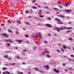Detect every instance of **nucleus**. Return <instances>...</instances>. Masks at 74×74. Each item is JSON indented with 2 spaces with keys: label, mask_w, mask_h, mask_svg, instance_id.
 <instances>
[{
  "label": "nucleus",
  "mask_w": 74,
  "mask_h": 74,
  "mask_svg": "<svg viewBox=\"0 0 74 74\" xmlns=\"http://www.w3.org/2000/svg\"><path fill=\"white\" fill-rule=\"evenodd\" d=\"M30 11L31 12H33V10H32V9H30Z\"/></svg>",
  "instance_id": "46"
},
{
  "label": "nucleus",
  "mask_w": 74,
  "mask_h": 74,
  "mask_svg": "<svg viewBox=\"0 0 74 74\" xmlns=\"http://www.w3.org/2000/svg\"><path fill=\"white\" fill-rule=\"evenodd\" d=\"M17 73L18 74H23V73L22 72H20L19 71H18Z\"/></svg>",
  "instance_id": "14"
},
{
  "label": "nucleus",
  "mask_w": 74,
  "mask_h": 74,
  "mask_svg": "<svg viewBox=\"0 0 74 74\" xmlns=\"http://www.w3.org/2000/svg\"><path fill=\"white\" fill-rule=\"evenodd\" d=\"M69 70H71L73 69V68H69Z\"/></svg>",
  "instance_id": "37"
},
{
  "label": "nucleus",
  "mask_w": 74,
  "mask_h": 74,
  "mask_svg": "<svg viewBox=\"0 0 74 74\" xmlns=\"http://www.w3.org/2000/svg\"><path fill=\"white\" fill-rule=\"evenodd\" d=\"M2 36H5V37H8V35L5 34H3Z\"/></svg>",
  "instance_id": "9"
},
{
  "label": "nucleus",
  "mask_w": 74,
  "mask_h": 74,
  "mask_svg": "<svg viewBox=\"0 0 74 74\" xmlns=\"http://www.w3.org/2000/svg\"><path fill=\"white\" fill-rule=\"evenodd\" d=\"M32 8L34 9H37V8L36 7H32Z\"/></svg>",
  "instance_id": "24"
},
{
  "label": "nucleus",
  "mask_w": 74,
  "mask_h": 74,
  "mask_svg": "<svg viewBox=\"0 0 74 74\" xmlns=\"http://www.w3.org/2000/svg\"><path fill=\"white\" fill-rule=\"evenodd\" d=\"M58 4H60V2H58Z\"/></svg>",
  "instance_id": "62"
},
{
  "label": "nucleus",
  "mask_w": 74,
  "mask_h": 74,
  "mask_svg": "<svg viewBox=\"0 0 74 74\" xmlns=\"http://www.w3.org/2000/svg\"><path fill=\"white\" fill-rule=\"evenodd\" d=\"M38 70V68H36V71H37V70Z\"/></svg>",
  "instance_id": "50"
},
{
  "label": "nucleus",
  "mask_w": 74,
  "mask_h": 74,
  "mask_svg": "<svg viewBox=\"0 0 74 74\" xmlns=\"http://www.w3.org/2000/svg\"><path fill=\"white\" fill-rule=\"evenodd\" d=\"M55 19L56 21H58V23L59 24H60V25H62L63 24L62 22H61V21H60L59 19L58 18H56Z\"/></svg>",
  "instance_id": "2"
},
{
  "label": "nucleus",
  "mask_w": 74,
  "mask_h": 74,
  "mask_svg": "<svg viewBox=\"0 0 74 74\" xmlns=\"http://www.w3.org/2000/svg\"><path fill=\"white\" fill-rule=\"evenodd\" d=\"M16 34H19V33L17 32H16Z\"/></svg>",
  "instance_id": "52"
},
{
  "label": "nucleus",
  "mask_w": 74,
  "mask_h": 74,
  "mask_svg": "<svg viewBox=\"0 0 74 74\" xmlns=\"http://www.w3.org/2000/svg\"><path fill=\"white\" fill-rule=\"evenodd\" d=\"M38 34L39 36H41V34H40V33H38Z\"/></svg>",
  "instance_id": "42"
},
{
  "label": "nucleus",
  "mask_w": 74,
  "mask_h": 74,
  "mask_svg": "<svg viewBox=\"0 0 74 74\" xmlns=\"http://www.w3.org/2000/svg\"><path fill=\"white\" fill-rule=\"evenodd\" d=\"M45 8H46V9H47V8H48V7H46Z\"/></svg>",
  "instance_id": "57"
},
{
  "label": "nucleus",
  "mask_w": 74,
  "mask_h": 74,
  "mask_svg": "<svg viewBox=\"0 0 74 74\" xmlns=\"http://www.w3.org/2000/svg\"><path fill=\"white\" fill-rule=\"evenodd\" d=\"M71 58H74V56L73 55H71Z\"/></svg>",
  "instance_id": "29"
},
{
  "label": "nucleus",
  "mask_w": 74,
  "mask_h": 74,
  "mask_svg": "<svg viewBox=\"0 0 74 74\" xmlns=\"http://www.w3.org/2000/svg\"><path fill=\"white\" fill-rule=\"evenodd\" d=\"M3 70H7V68L6 67L3 68Z\"/></svg>",
  "instance_id": "16"
},
{
  "label": "nucleus",
  "mask_w": 74,
  "mask_h": 74,
  "mask_svg": "<svg viewBox=\"0 0 74 74\" xmlns=\"http://www.w3.org/2000/svg\"><path fill=\"white\" fill-rule=\"evenodd\" d=\"M17 59H20V58H19V57L18 56L17 57Z\"/></svg>",
  "instance_id": "51"
},
{
  "label": "nucleus",
  "mask_w": 74,
  "mask_h": 74,
  "mask_svg": "<svg viewBox=\"0 0 74 74\" xmlns=\"http://www.w3.org/2000/svg\"><path fill=\"white\" fill-rule=\"evenodd\" d=\"M38 37H39V38H41V36H38Z\"/></svg>",
  "instance_id": "45"
},
{
  "label": "nucleus",
  "mask_w": 74,
  "mask_h": 74,
  "mask_svg": "<svg viewBox=\"0 0 74 74\" xmlns=\"http://www.w3.org/2000/svg\"><path fill=\"white\" fill-rule=\"evenodd\" d=\"M23 30H25V28H23Z\"/></svg>",
  "instance_id": "64"
},
{
  "label": "nucleus",
  "mask_w": 74,
  "mask_h": 74,
  "mask_svg": "<svg viewBox=\"0 0 74 74\" xmlns=\"http://www.w3.org/2000/svg\"><path fill=\"white\" fill-rule=\"evenodd\" d=\"M8 46H10V44L9 43H8Z\"/></svg>",
  "instance_id": "48"
},
{
  "label": "nucleus",
  "mask_w": 74,
  "mask_h": 74,
  "mask_svg": "<svg viewBox=\"0 0 74 74\" xmlns=\"http://www.w3.org/2000/svg\"><path fill=\"white\" fill-rule=\"evenodd\" d=\"M8 31L9 32V33H11V32H12V31H11V30L9 29L8 30Z\"/></svg>",
  "instance_id": "25"
},
{
  "label": "nucleus",
  "mask_w": 74,
  "mask_h": 74,
  "mask_svg": "<svg viewBox=\"0 0 74 74\" xmlns=\"http://www.w3.org/2000/svg\"><path fill=\"white\" fill-rule=\"evenodd\" d=\"M38 7H39V8H40V5H38Z\"/></svg>",
  "instance_id": "49"
},
{
  "label": "nucleus",
  "mask_w": 74,
  "mask_h": 74,
  "mask_svg": "<svg viewBox=\"0 0 74 74\" xmlns=\"http://www.w3.org/2000/svg\"><path fill=\"white\" fill-rule=\"evenodd\" d=\"M48 36H51V34H48Z\"/></svg>",
  "instance_id": "59"
},
{
  "label": "nucleus",
  "mask_w": 74,
  "mask_h": 74,
  "mask_svg": "<svg viewBox=\"0 0 74 74\" xmlns=\"http://www.w3.org/2000/svg\"><path fill=\"white\" fill-rule=\"evenodd\" d=\"M45 26L48 27H52V26L50 24H47L45 25Z\"/></svg>",
  "instance_id": "5"
},
{
  "label": "nucleus",
  "mask_w": 74,
  "mask_h": 74,
  "mask_svg": "<svg viewBox=\"0 0 74 74\" xmlns=\"http://www.w3.org/2000/svg\"><path fill=\"white\" fill-rule=\"evenodd\" d=\"M5 40V41H6V42H12V43L13 42H12V40Z\"/></svg>",
  "instance_id": "6"
},
{
  "label": "nucleus",
  "mask_w": 74,
  "mask_h": 74,
  "mask_svg": "<svg viewBox=\"0 0 74 74\" xmlns=\"http://www.w3.org/2000/svg\"><path fill=\"white\" fill-rule=\"evenodd\" d=\"M26 14H27L28 13H29V11H26Z\"/></svg>",
  "instance_id": "35"
},
{
  "label": "nucleus",
  "mask_w": 74,
  "mask_h": 74,
  "mask_svg": "<svg viewBox=\"0 0 74 74\" xmlns=\"http://www.w3.org/2000/svg\"><path fill=\"white\" fill-rule=\"evenodd\" d=\"M69 60L71 62V59H69Z\"/></svg>",
  "instance_id": "54"
},
{
  "label": "nucleus",
  "mask_w": 74,
  "mask_h": 74,
  "mask_svg": "<svg viewBox=\"0 0 74 74\" xmlns=\"http://www.w3.org/2000/svg\"><path fill=\"white\" fill-rule=\"evenodd\" d=\"M71 10H66V12H67V13H70V12H71Z\"/></svg>",
  "instance_id": "8"
},
{
  "label": "nucleus",
  "mask_w": 74,
  "mask_h": 74,
  "mask_svg": "<svg viewBox=\"0 0 74 74\" xmlns=\"http://www.w3.org/2000/svg\"><path fill=\"white\" fill-rule=\"evenodd\" d=\"M63 48H64V49H66V48H67V47H66L65 45H63Z\"/></svg>",
  "instance_id": "13"
},
{
  "label": "nucleus",
  "mask_w": 74,
  "mask_h": 74,
  "mask_svg": "<svg viewBox=\"0 0 74 74\" xmlns=\"http://www.w3.org/2000/svg\"><path fill=\"white\" fill-rule=\"evenodd\" d=\"M47 19L48 20H51V18L49 17L47 18Z\"/></svg>",
  "instance_id": "31"
},
{
  "label": "nucleus",
  "mask_w": 74,
  "mask_h": 74,
  "mask_svg": "<svg viewBox=\"0 0 74 74\" xmlns=\"http://www.w3.org/2000/svg\"><path fill=\"white\" fill-rule=\"evenodd\" d=\"M63 66H65V63H63L62 64Z\"/></svg>",
  "instance_id": "43"
},
{
  "label": "nucleus",
  "mask_w": 74,
  "mask_h": 74,
  "mask_svg": "<svg viewBox=\"0 0 74 74\" xmlns=\"http://www.w3.org/2000/svg\"><path fill=\"white\" fill-rule=\"evenodd\" d=\"M41 10H39V17L40 18H43L44 17V16H41Z\"/></svg>",
  "instance_id": "3"
},
{
  "label": "nucleus",
  "mask_w": 74,
  "mask_h": 74,
  "mask_svg": "<svg viewBox=\"0 0 74 74\" xmlns=\"http://www.w3.org/2000/svg\"><path fill=\"white\" fill-rule=\"evenodd\" d=\"M43 43H45V44H47V41H44L43 42Z\"/></svg>",
  "instance_id": "20"
},
{
  "label": "nucleus",
  "mask_w": 74,
  "mask_h": 74,
  "mask_svg": "<svg viewBox=\"0 0 74 74\" xmlns=\"http://www.w3.org/2000/svg\"><path fill=\"white\" fill-rule=\"evenodd\" d=\"M11 64L12 65H15L16 64L15 63H12V64Z\"/></svg>",
  "instance_id": "19"
},
{
  "label": "nucleus",
  "mask_w": 74,
  "mask_h": 74,
  "mask_svg": "<svg viewBox=\"0 0 74 74\" xmlns=\"http://www.w3.org/2000/svg\"><path fill=\"white\" fill-rule=\"evenodd\" d=\"M61 51H62V52H64V50H63V49L62 48H61Z\"/></svg>",
  "instance_id": "30"
},
{
  "label": "nucleus",
  "mask_w": 74,
  "mask_h": 74,
  "mask_svg": "<svg viewBox=\"0 0 74 74\" xmlns=\"http://www.w3.org/2000/svg\"><path fill=\"white\" fill-rule=\"evenodd\" d=\"M17 42H18V43H19V44H21V42H22L23 41L21 40H17Z\"/></svg>",
  "instance_id": "11"
},
{
  "label": "nucleus",
  "mask_w": 74,
  "mask_h": 74,
  "mask_svg": "<svg viewBox=\"0 0 74 74\" xmlns=\"http://www.w3.org/2000/svg\"><path fill=\"white\" fill-rule=\"evenodd\" d=\"M8 22L9 23H12V22H11V21L10 20H8Z\"/></svg>",
  "instance_id": "12"
},
{
  "label": "nucleus",
  "mask_w": 74,
  "mask_h": 74,
  "mask_svg": "<svg viewBox=\"0 0 74 74\" xmlns=\"http://www.w3.org/2000/svg\"><path fill=\"white\" fill-rule=\"evenodd\" d=\"M1 25L2 26H4V24H1Z\"/></svg>",
  "instance_id": "41"
},
{
  "label": "nucleus",
  "mask_w": 74,
  "mask_h": 74,
  "mask_svg": "<svg viewBox=\"0 0 74 74\" xmlns=\"http://www.w3.org/2000/svg\"><path fill=\"white\" fill-rule=\"evenodd\" d=\"M57 52H60V50H57Z\"/></svg>",
  "instance_id": "38"
},
{
  "label": "nucleus",
  "mask_w": 74,
  "mask_h": 74,
  "mask_svg": "<svg viewBox=\"0 0 74 74\" xmlns=\"http://www.w3.org/2000/svg\"><path fill=\"white\" fill-rule=\"evenodd\" d=\"M57 16L58 17H60V18H65V16L64 15H63L62 14H59L57 15Z\"/></svg>",
  "instance_id": "4"
},
{
  "label": "nucleus",
  "mask_w": 74,
  "mask_h": 74,
  "mask_svg": "<svg viewBox=\"0 0 74 74\" xmlns=\"http://www.w3.org/2000/svg\"><path fill=\"white\" fill-rule=\"evenodd\" d=\"M32 18V17L31 16H29V18Z\"/></svg>",
  "instance_id": "63"
},
{
  "label": "nucleus",
  "mask_w": 74,
  "mask_h": 74,
  "mask_svg": "<svg viewBox=\"0 0 74 74\" xmlns=\"http://www.w3.org/2000/svg\"><path fill=\"white\" fill-rule=\"evenodd\" d=\"M8 60H11V58H8Z\"/></svg>",
  "instance_id": "40"
},
{
  "label": "nucleus",
  "mask_w": 74,
  "mask_h": 74,
  "mask_svg": "<svg viewBox=\"0 0 74 74\" xmlns=\"http://www.w3.org/2000/svg\"><path fill=\"white\" fill-rule=\"evenodd\" d=\"M22 64H25V63H22Z\"/></svg>",
  "instance_id": "61"
},
{
  "label": "nucleus",
  "mask_w": 74,
  "mask_h": 74,
  "mask_svg": "<svg viewBox=\"0 0 74 74\" xmlns=\"http://www.w3.org/2000/svg\"><path fill=\"white\" fill-rule=\"evenodd\" d=\"M36 1L35 0H33V1H32V3H35V2Z\"/></svg>",
  "instance_id": "36"
},
{
  "label": "nucleus",
  "mask_w": 74,
  "mask_h": 74,
  "mask_svg": "<svg viewBox=\"0 0 74 74\" xmlns=\"http://www.w3.org/2000/svg\"><path fill=\"white\" fill-rule=\"evenodd\" d=\"M26 42H27V43H29V41L27 40L26 41Z\"/></svg>",
  "instance_id": "44"
},
{
  "label": "nucleus",
  "mask_w": 74,
  "mask_h": 74,
  "mask_svg": "<svg viewBox=\"0 0 74 74\" xmlns=\"http://www.w3.org/2000/svg\"><path fill=\"white\" fill-rule=\"evenodd\" d=\"M54 71L57 73H59V71H56L55 69H54Z\"/></svg>",
  "instance_id": "21"
},
{
  "label": "nucleus",
  "mask_w": 74,
  "mask_h": 74,
  "mask_svg": "<svg viewBox=\"0 0 74 74\" xmlns=\"http://www.w3.org/2000/svg\"><path fill=\"white\" fill-rule=\"evenodd\" d=\"M56 14H59V12H56Z\"/></svg>",
  "instance_id": "60"
},
{
  "label": "nucleus",
  "mask_w": 74,
  "mask_h": 74,
  "mask_svg": "<svg viewBox=\"0 0 74 74\" xmlns=\"http://www.w3.org/2000/svg\"><path fill=\"white\" fill-rule=\"evenodd\" d=\"M36 38H37V37H38V36L37 35H36Z\"/></svg>",
  "instance_id": "47"
},
{
  "label": "nucleus",
  "mask_w": 74,
  "mask_h": 74,
  "mask_svg": "<svg viewBox=\"0 0 74 74\" xmlns=\"http://www.w3.org/2000/svg\"><path fill=\"white\" fill-rule=\"evenodd\" d=\"M72 22H70L69 23H68V24H69V25H70V24H71V23H72Z\"/></svg>",
  "instance_id": "34"
},
{
  "label": "nucleus",
  "mask_w": 74,
  "mask_h": 74,
  "mask_svg": "<svg viewBox=\"0 0 74 74\" xmlns=\"http://www.w3.org/2000/svg\"><path fill=\"white\" fill-rule=\"evenodd\" d=\"M8 56L6 55L5 56V58H8Z\"/></svg>",
  "instance_id": "26"
},
{
  "label": "nucleus",
  "mask_w": 74,
  "mask_h": 74,
  "mask_svg": "<svg viewBox=\"0 0 74 74\" xmlns=\"http://www.w3.org/2000/svg\"><path fill=\"white\" fill-rule=\"evenodd\" d=\"M54 10H55V11H58V9L56 8H54Z\"/></svg>",
  "instance_id": "17"
},
{
  "label": "nucleus",
  "mask_w": 74,
  "mask_h": 74,
  "mask_svg": "<svg viewBox=\"0 0 74 74\" xmlns=\"http://www.w3.org/2000/svg\"><path fill=\"white\" fill-rule=\"evenodd\" d=\"M3 74H10V73L9 72H3Z\"/></svg>",
  "instance_id": "10"
},
{
  "label": "nucleus",
  "mask_w": 74,
  "mask_h": 74,
  "mask_svg": "<svg viewBox=\"0 0 74 74\" xmlns=\"http://www.w3.org/2000/svg\"><path fill=\"white\" fill-rule=\"evenodd\" d=\"M69 40H70V41H72L73 39H72L71 38H69Z\"/></svg>",
  "instance_id": "22"
},
{
  "label": "nucleus",
  "mask_w": 74,
  "mask_h": 74,
  "mask_svg": "<svg viewBox=\"0 0 74 74\" xmlns=\"http://www.w3.org/2000/svg\"><path fill=\"white\" fill-rule=\"evenodd\" d=\"M47 57V58H51V56H49V55H46Z\"/></svg>",
  "instance_id": "15"
},
{
  "label": "nucleus",
  "mask_w": 74,
  "mask_h": 74,
  "mask_svg": "<svg viewBox=\"0 0 74 74\" xmlns=\"http://www.w3.org/2000/svg\"><path fill=\"white\" fill-rule=\"evenodd\" d=\"M25 24L26 25H29V23L27 22L25 23Z\"/></svg>",
  "instance_id": "27"
},
{
  "label": "nucleus",
  "mask_w": 74,
  "mask_h": 74,
  "mask_svg": "<svg viewBox=\"0 0 74 74\" xmlns=\"http://www.w3.org/2000/svg\"><path fill=\"white\" fill-rule=\"evenodd\" d=\"M70 32H71V31H68L67 32V33H69Z\"/></svg>",
  "instance_id": "39"
},
{
  "label": "nucleus",
  "mask_w": 74,
  "mask_h": 74,
  "mask_svg": "<svg viewBox=\"0 0 74 74\" xmlns=\"http://www.w3.org/2000/svg\"><path fill=\"white\" fill-rule=\"evenodd\" d=\"M25 37H29V35H25Z\"/></svg>",
  "instance_id": "32"
},
{
  "label": "nucleus",
  "mask_w": 74,
  "mask_h": 74,
  "mask_svg": "<svg viewBox=\"0 0 74 74\" xmlns=\"http://www.w3.org/2000/svg\"><path fill=\"white\" fill-rule=\"evenodd\" d=\"M45 52H43L42 54V56H44L45 55Z\"/></svg>",
  "instance_id": "23"
},
{
  "label": "nucleus",
  "mask_w": 74,
  "mask_h": 74,
  "mask_svg": "<svg viewBox=\"0 0 74 74\" xmlns=\"http://www.w3.org/2000/svg\"><path fill=\"white\" fill-rule=\"evenodd\" d=\"M35 36H36V34H35L33 35L32 36L33 37H35Z\"/></svg>",
  "instance_id": "28"
},
{
  "label": "nucleus",
  "mask_w": 74,
  "mask_h": 74,
  "mask_svg": "<svg viewBox=\"0 0 74 74\" xmlns=\"http://www.w3.org/2000/svg\"><path fill=\"white\" fill-rule=\"evenodd\" d=\"M66 4H69V3H68V2H66Z\"/></svg>",
  "instance_id": "55"
},
{
  "label": "nucleus",
  "mask_w": 74,
  "mask_h": 74,
  "mask_svg": "<svg viewBox=\"0 0 74 74\" xmlns=\"http://www.w3.org/2000/svg\"><path fill=\"white\" fill-rule=\"evenodd\" d=\"M44 67H45V69H47V70H49V66L46 65L43 66Z\"/></svg>",
  "instance_id": "7"
},
{
  "label": "nucleus",
  "mask_w": 74,
  "mask_h": 74,
  "mask_svg": "<svg viewBox=\"0 0 74 74\" xmlns=\"http://www.w3.org/2000/svg\"><path fill=\"white\" fill-rule=\"evenodd\" d=\"M17 23H18L19 24H20V23H21V22L18 21H17Z\"/></svg>",
  "instance_id": "33"
},
{
  "label": "nucleus",
  "mask_w": 74,
  "mask_h": 74,
  "mask_svg": "<svg viewBox=\"0 0 74 74\" xmlns=\"http://www.w3.org/2000/svg\"><path fill=\"white\" fill-rule=\"evenodd\" d=\"M23 52H27V51L26 50L24 49L23 50Z\"/></svg>",
  "instance_id": "18"
},
{
  "label": "nucleus",
  "mask_w": 74,
  "mask_h": 74,
  "mask_svg": "<svg viewBox=\"0 0 74 74\" xmlns=\"http://www.w3.org/2000/svg\"><path fill=\"white\" fill-rule=\"evenodd\" d=\"M54 36H56V35L55 34H54Z\"/></svg>",
  "instance_id": "56"
},
{
  "label": "nucleus",
  "mask_w": 74,
  "mask_h": 74,
  "mask_svg": "<svg viewBox=\"0 0 74 74\" xmlns=\"http://www.w3.org/2000/svg\"><path fill=\"white\" fill-rule=\"evenodd\" d=\"M46 53H49V51H47Z\"/></svg>",
  "instance_id": "53"
},
{
  "label": "nucleus",
  "mask_w": 74,
  "mask_h": 74,
  "mask_svg": "<svg viewBox=\"0 0 74 74\" xmlns=\"http://www.w3.org/2000/svg\"><path fill=\"white\" fill-rule=\"evenodd\" d=\"M64 29H67L68 30H71V29H73V28L71 27H68L66 28V27H64L63 28H55V30H57L58 32H59L60 30H63Z\"/></svg>",
  "instance_id": "1"
},
{
  "label": "nucleus",
  "mask_w": 74,
  "mask_h": 74,
  "mask_svg": "<svg viewBox=\"0 0 74 74\" xmlns=\"http://www.w3.org/2000/svg\"><path fill=\"white\" fill-rule=\"evenodd\" d=\"M60 8H62V6H60Z\"/></svg>",
  "instance_id": "58"
}]
</instances>
